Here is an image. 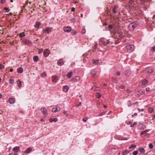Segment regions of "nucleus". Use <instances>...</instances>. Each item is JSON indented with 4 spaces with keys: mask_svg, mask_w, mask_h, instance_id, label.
Masks as SVG:
<instances>
[{
    "mask_svg": "<svg viewBox=\"0 0 155 155\" xmlns=\"http://www.w3.org/2000/svg\"><path fill=\"white\" fill-rule=\"evenodd\" d=\"M138 24L135 23H132L128 25V28L129 30L133 31L137 26Z\"/></svg>",
    "mask_w": 155,
    "mask_h": 155,
    "instance_id": "obj_1",
    "label": "nucleus"
},
{
    "mask_svg": "<svg viewBox=\"0 0 155 155\" xmlns=\"http://www.w3.org/2000/svg\"><path fill=\"white\" fill-rule=\"evenodd\" d=\"M41 110L43 113L45 117H46L48 114L47 113V110L46 109L45 107H43L41 108Z\"/></svg>",
    "mask_w": 155,
    "mask_h": 155,
    "instance_id": "obj_2",
    "label": "nucleus"
},
{
    "mask_svg": "<svg viewBox=\"0 0 155 155\" xmlns=\"http://www.w3.org/2000/svg\"><path fill=\"white\" fill-rule=\"evenodd\" d=\"M50 53L49 50L48 49H47L45 50L43 52V54L44 56L45 57H47L49 54Z\"/></svg>",
    "mask_w": 155,
    "mask_h": 155,
    "instance_id": "obj_3",
    "label": "nucleus"
},
{
    "mask_svg": "<svg viewBox=\"0 0 155 155\" xmlns=\"http://www.w3.org/2000/svg\"><path fill=\"white\" fill-rule=\"evenodd\" d=\"M23 42L26 45H30L32 44V42L28 40L24 39L23 40Z\"/></svg>",
    "mask_w": 155,
    "mask_h": 155,
    "instance_id": "obj_4",
    "label": "nucleus"
},
{
    "mask_svg": "<svg viewBox=\"0 0 155 155\" xmlns=\"http://www.w3.org/2000/svg\"><path fill=\"white\" fill-rule=\"evenodd\" d=\"M71 28L70 26L65 27L63 28L64 31L65 32H69L71 31Z\"/></svg>",
    "mask_w": 155,
    "mask_h": 155,
    "instance_id": "obj_5",
    "label": "nucleus"
},
{
    "mask_svg": "<svg viewBox=\"0 0 155 155\" xmlns=\"http://www.w3.org/2000/svg\"><path fill=\"white\" fill-rule=\"evenodd\" d=\"M80 79V77L79 76H77L72 79V81L73 82H75L79 81Z\"/></svg>",
    "mask_w": 155,
    "mask_h": 155,
    "instance_id": "obj_6",
    "label": "nucleus"
},
{
    "mask_svg": "<svg viewBox=\"0 0 155 155\" xmlns=\"http://www.w3.org/2000/svg\"><path fill=\"white\" fill-rule=\"evenodd\" d=\"M19 147H14L12 149V150L15 153H18L20 151L19 149Z\"/></svg>",
    "mask_w": 155,
    "mask_h": 155,
    "instance_id": "obj_7",
    "label": "nucleus"
},
{
    "mask_svg": "<svg viewBox=\"0 0 155 155\" xmlns=\"http://www.w3.org/2000/svg\"><path fill=\"white\" fill-rule=\"evenodd\" d=\"M51 30L50 28H47L43 30L44 33H49L51 31Z\"/></svg>",
    "mask_w": 155,
    "mask_h": 155,
    "instance_id": "obj_8",
    "label": "nucleus"
},
{
    "mask_svg": "<svg viewBox=\"0 0 155 155\" xmlns=\"http://www.w3.org/2000/svg\"><path fill=\"white\" fill-rule=\"evenodd\" d=\"M126 48L127 49L130 50L131 51H133L134 50V46L132 45H129L127 46Z\"/></svg>",
    "mask_w": 155,
    "mask_h": 155,
    "instance_id": "obj_9",
    "label": "nucleus"
},
{
    "mask_svg": "<svg viewBox=\"0 0 155 155\" xmlns=\"http://www.w3.org/2000/svg\"><path fill=\"white\" fill-rule=\"evenodd\" d=\"M58 80V77L56 76H54L52 77V81L54 82H56Z\"/></svg>",
    "mask_w": 155,
    "mask_h": 155,
    "instance_id": "obj_10",
    "label": "nucleus"
},
{
    "mask_svg": "<svg viewBox=\"0 0 155 155\" xmlns=\"http://www.w3.org/2000/svg\"><path fill=\"white\" fill-rule=\"evenodd\" d=\"M64 61L62 59H60L58 62V64L59 65H62L64 64Z\"/></svg>",
    "mask_w": 155,
    "mask_h": 155,
    "instance_id": "obj_11",
    "label": "nucleus"
},
{
    "mask_svg": "<svg viewBox=\"0 0 155 155\" xmlns=\"http://www.w3.org/2000/svg\"><path fill=\"white\" fill-rule=\"evenodd\" d=\"M138 150L141 153H144L145 152L144 149L142 147H139Z\"/></svg>",
    "mask_w": 155,
    "mask_h": 155,
    "instance_id": "obj_12",
    "label": "nucleus"
},
{
    "mask_svg": "<svg viewBox=\"0 0 155 155\" xmlns=\"http://www.w3.org/2000/svg\"><path fill=\"white\" fill-rule=\"evenodd\" d=\"M69 87L67 86H64L63 88V90L64 91V92H67L68 91V90H69Z\"/></svg>",
    "mask_w": 155,
    "mask_h": 155,
    "instance_id": "obj_13",
    "label": "nucleus"
},
{
    "mask_svg": "<svg viewBox=\"0 0 155 155\" xmlns=\"http://www.w3.org/2000/svg\"><path fill=\"white\" fill-rule=\"evenodd\" d=\"M8 101L11 104H13L15 102V100L14 98H10L9 99Z\"/></svg>",
    "mask_w": 155,
    "mask_h": 155,
    "instance_id": "obj_14",
    "label": "nucleus"
},
{
    "mask_svg": "<svg viewBox=\"0 0 155 155\" xmlns=\"http://www.w3.org/2000/svg\"><path fill=\"white\" fill-rule=\"evenodd\" d=\"M72 71H70L67 74V77L68 78H71V76L72 74Z\"/></svg>",
    "mask_w": 155,
    "mask_h": 155,
    "instance_id": "obj_15",
    "label": "nucleus"
},
{
    "mask_svg": "<svg viewBox=\"0 0 155 155\" xmlns=\"http://www.w3.org/2000/svg\"><path fill=\"white\" fill-rule=\"evenodd\" d=\"M17 71L19 73H21L23 71V70L22 68L19 67L17 69Z\"/></svg>",
    "mask_w": 155,
    "mask_h": 155,
    "instance_id": "obj_16",
    "label": "nucleus"
},
{
    "mask_svg": "<svg viewBox=\"0 0 155 155\" xmlns=\"http://www.w3.org/2000/svg\"><path fill=\"white\" fill-rule=\"evenodd\" d=\"M32 150V148L31 147H29L27 150L25 151V153H29Z\"/></svg>",
    "mask_w": 155,
    "mask_h": 155,
    "instance_id": "obj_17",
    "label": "nucleus"
},
{
    "mask_svg": "<svg viewBox=\"0 0 155 155\" xmlns=\"http://www.w3.org/2000/svg\"><path fill=\"white\" fill-rule=\"evenodd\" d=\"M136 147V145L133 144H131L129 147V149H134Z\"/></svg>",
    "mask_w": 155,
    "mask_h": 155,
    "instance_id": "obj_18",
    "label": "nucleus"
},
{
    "mask_svg": "<svg viewBox=\"0 0 155 155\" xmlns=\"http://www.w3.org/2000/svg\"><path fill=\"white\" fill-rule=\"evenodd\" d=\"M113 28V25H110L107 28V30L110 31Z\"/></svg>",
    "mask_w": 155,
    "mask_h": 155,
    "instance_id": "obj_19",
    "label": "nucleus"
},
{
    "mask_svg": "<svg viewBox=\"0 0 155 155\" xmlns=\"http://www.w3.org/2000/svg\"><path fill=\"white\" fill-rule=\"evenodd\" d=\"M99 61V60H94L93 61V64H101L100 63H99V62H98Z\"/></svg>",
    "mask_w": 155,
    "mask_h": 155,
    "instance_id": "obj_20",
    "label": "nucleus"
},
{
    "mask_svg": "<svg viewBox=\"0 0 155 155\" xmlns=\"http://www.w3.org/2000/svg\"><path fill=\"white\" fill-rule=\"evenodd\" d=\"M40 22L38 21L36 22L35 23V25H34L35 27L37 28H38L40 25Z\"/></svg>",
    "mask_w": 155,
    "mask_h": 155,
    "instance_id": "obj_21",
    "label": "nucleus"
},
{
    "mask_svg": "<svg viewBox=\"0 0 155 155\" xmlns=\"http://www.w3.org/2000/svg\"><path fill=\"white\" fill-rule=\"evenodd\" d=\"M130 151L127 150H125L124 152H122V154L123 155H124L125 154H127V153H129L130 152Z\"/></svg>",
    "mask_w": 155,
    "mask_h": 155,
    "instance_id": "obj_22",
    "label": "nucleus"
},
{
    "mask_svg": "<svg viewBox=\"0 0 155 155\" xmlns=\"http://www.w3.org/2000/svg\"><path fill=\"white\" fill-rule=\"evenodd\" d=\"M57 120V118H54L53 119L50 118V121L51 122H52L53 121L56 122Z\"/></svg>",
    "mask_w": 155,
    "mask_h": 155,
    "instance_id": "obj_23",
    "label": "nucleus"
},
{
    "mask_svg": "<svg viewBox=\"0 0 155 155\" xmlns=\"http://www.w3.org/2000/svg\"><path fill=\"white\" fill-rule=\"evenodd\" d=\"M38 56H35L33 58V60L34 61L36 62L38 61Z\"/></svg>",
    "mask_w": 155,
    "mask_h": 155,
    "instance_id": "obj_24",
    "label": "nucleus"
},
{
    "mask_svg": "<svg viewBox=\"0 0 155 155\" xmlns=\"http://www.w3.org/2000/svg\"><path fill=\"white\" fill-rule=\"evenodd\" d=\"M19 36L20 38H22L25 36V33L24 32H22L18 35Z\"/></svg>",
    "mask_w": 155,
    "mask_h": 155,
    "instance_id": "obj_25",
    "label": "nucleus"
},
{
    "mask_svg": "<svg viewBox=\"0 0 155 155\" xmlns=\"http://www.w3.org/2000/svg\"><path fill=\"white\" fill-rule=\"evenodd\" d=\"M96 97L98 98H99L101 96V94L100 93L97 92H96Z\"/></svg>",
    "mask_w": 155,
    "mask_h": 155,
    "instance_id": "obj_26",
    "label": "nucleus"
},
{
    "mask_svg": "<svg viewBox=\"0 0 155 155\" xmlns=\"http://www.w3.org/2000/svg\"><path fill=\"white\" fill-rule=\"evenodd\" d=\"M109 43H110V41L109 40H107L106 41H104L103 42V44L105 45H107V44H108Z\"/></svg>",
    "mask_w": 155,
    "mask_h": 155,
    "instance_id": "obj_27",
    "label": "nucleus"
},
{
    "mask_svg": "<svg viewBox=\"0 0 155 155\" xmlns=\"http://www.w3.org/2000/svg\"><path fill=\"white\" fill-rule=\"evenodd\" d=\"M154 110V109L152 108H149L148 109V112L150 113H152Z\"/></svg>",
    "mask_w": 155,
    "mask_h": 155,
    "instance_id": "obj_28",
    "label": "nucleus"
},
{
    "mask_svg": "<svg viewBox=\"0 0 155 155\" xmlns=\"http://www.w3.org/2000/svg\"><path fill=\"white\" fill-rule=\"evenodd\" d=\"M147 81L146 80H143L142 81V85H145L147 83Z\"/></svg>",
    "mask_w": 155,
    "mask_h": 155,
    "instance_id": "obj_29",
    "label": "nucleus"
},
{
    "mask_svg": "<svg viewBox=\"0 0 155 155\" xmlns=\"http://www.w3.org/2000/svg\"><path fill=\"white\" fill-rule=\"evenodd\" d=\"M42 77L45 78L46 77V74L45 72H43L41 75Z\"/></svg>",
    "mask_w": 155,
    "mask_h": 155,
    "instance_id": "obj_30",
    "label": "nucleus"
},
{
    "mask_svg": "<svg viewBox=\"0 0 155 155\" xmlns=\"http://www.w3.org/2000/svg\"><path fill=\"white\" fill-rule=\"evenodd\" d=\"M17 84L18 86L19 87H20L21 86V82L19 80L18 81H17Z\"/></svg>",
    "mask_w": 155,
    "mask_h": 155,
    "instance_id": "obj_31",
    "label": "nucleus"
},
{
    "mask_svg": "<svg viewBox=\"0 0 155 155\" xmlns=\"http://www.w3.org/2000/svg\"><path fill=\"white\" fill-rule=\"evenodd\" d=\"M148 131V130H145L144 131L142 132L140 134V135H143L145 134Z\"/></svg>",
    "mask_w": 155,
    "mask_h": 155,
    "instance_id": "obj_32",
    "label": "nucleus"
},
{
    "mask_svg": "<svg viewBox=\"0 0 155 155\" xmlns=\"http://www.w3.org/2000/svg\"><path fill=\"white\" fill-rule=\"evenodd\" d=\"M153 70L152 68H150L147 71V72L150 73H151L153 72Z\"/></svg>",
    "mask_w": 155,
    "mask_h": 155,
    "instance_id": "obj_33",
    "label": "nucleus"
},
{
    "mask_svg": "<svg viewBox=\"0 0 155 155\" xmlns=\"http://www.w3.org/2000/svg\"><path fill=\"white\" fill-rule=\"evenodd\" d=\"M138 92H139V93H140L141 94H143L144 93V90H140L139 91H138Z\"/></svg>",
    "mask_w": 155,
    "mask_h": 155,
    "instance_id": "obj_34",
    "label": "nucleus"
},
{
    "mask_svg": "<svg viewBox=\"0 0 155 155\" xmlns=\"http://www.w3.org/2000/svg\"><path fill=\"white\" fill-rule=\"evenodd\" d=\"M149 147L151 149H152L153 148V144L152 143H150L149 145Z\"/></svg>",
    "mask_w": 155,
    "mask_h": 155,
    "instance_id": "obj_35",
    "label": "nucleus"
},
{
    "mask_svg": "<svg viewBox=\"0 0 155 155\" xmlns=\"http://www.w3.org/2000/svg\"><path fill=\"white\" fill-rule=\"evenodd\" d=\"M138 153V151H135L133 152V154L134 155H137Z\"/></svg>",
    "mask_w": 155,
    "mask_h": 155,
    "instance_id": "obj_36",
    "label": "nucleus"
},
{
    "mask_svg": "<svg viewBox=\"0 0 155 155\" xmlns=\"http://www.w3.org/2000/svg\"><path fill=\"white\" fill-rule=\"evenodd\" d=\"M76 32L75 31H72L71 32V34H72V35H75V34H76Z\"/></svg>",
    "mask_w": 155,
    "mask_h": 155,
    "instance_id": "obj_37",
    "label": "nucleus"
},
{
    "mask_svg": "<svg viewBox=\"0 0 155 155\" xmlns=\"http://www.w3.org/2000/svg\"><path fill=\"white\" fill-rule=\"evenodd\" d=\"M4 9L7 12H8L10 11V9L8 8H5Z\"/></svg>",
    "mask_w": 155,
    "mask_h": 155,
    "instance_id": "obj_38",
    "label": "nucleus"
},
{
    "mask_svg": "<svg viewBox=\"0 0 155 155\" xmlns=\"http://www.w3.org/2000/svg\"><path fill=\"white\" fill-rule=\"evenodd\" d=\"M86 31L84 29H82L81 33L82 34H84L85 33Z\"/></svg>",
    "mask_w": 155,
    "mask_h": 155,
    "instance_id": "obj_39",
    "label": "nucleus"
},
{
    "mask_svg": "<svg viewBox=\"0 0 155 155\" xmlns=\"http://www.w3.org/2000/svg\"><path fill=\"white\" fill-rule=\"evenodd\" d=\"M52 111L53 112H57V109L55 108H54L52 109Z\"/></svg>",
    "mask_w": 155,
    "mask_h": 155,
    "instance_id": "obj_40",
    "label": "nucleus"
},
{
    "mask_svg": "<svg viewBox=\"0 0 155 155\" xmlns=\"http://www.w3.org/2000/svg\"><path fill=\"white\" fill-rule=\"evenodd\" d=\"M125 86L124 85H120V86L119 87L122 89H123L125 88Z\"/></svg>",
    "mask_w": 155,
    "mask_h": 155,
    "instance_id": "obj_41",
    "label": "nucleus"
},
{
    "mask_svg": "<svg viewBox=\"0 0 155 155\" xmlns=\"http://www.w3.org/2000/svg\"><path fill=\"white\" fill-rule=\"evenodd\" d=\"M117 10L114 9V8H113L112 9V12H113V13H116L117 12Z\"/></svg>",
    "mask_w": 155,
    "mask_h": 155,
    "instance_id": "obj_42",
    "label": "nucleus"
},
{
    "mask_svg": "<svg viewBox=\"0 0 155 155\" xmlns=\"http://www.w3.org/2000/svg\"><path fill=\"white\" fill-rule=\"evenodd\" d=\"M83 121L85 122L87 120V117H84L83 118Z\"/></svg>",
    "mask_w": 155,
    "mask_h": 155,
    "instance_id": "obj_43",
    "label": "nucleus"
},
{
    "mask_svg": "<svg viewBox=\"0 0 155 155\" xmlns=\"http://www.w3.org/2000/svg\"><path fill=\"white\" fill-rule=\"evenodd\" d=\"M14 82V80L13 79H10L9 82L10 84H12Z\"/></svg>",
    "mask_w": 155,
    "mask_h": 155,
    "instance_id": "obj_44",
    "label": "nucleus"
},
{
    "mask_svg": "<svg viewBox=\"0 0 155 155\" xmlns=\"http://www.w3.org/2000/svg\"><path fill=\"white\" fill-rule=\"evenodd\" d=\"M124 34H125L124 33L121 32V33L120 34V35L121 36V37H122L124 36Z\"/></svg>",
    "mask_w": 155,
    "mask_h": 155,
    "instance_id": "obj_45",
    "label": "nucleus"
},
{
    "mask_svg": "<svg viewBox=\"0 0 155 155\" xmlns=\"http://www.w3.org/2000/svg\"><path fill=\"white\" fill-rule=\"evenodd\" d=\"M56 109H57V111H59L60 110V108L58 107V106H57L56 107H55Z\"/></svg>",
    "mask_w": 155,
    "mask_h": 155,
    "instance_id": "obj_46",
    "label": "nucleus"
},
{
    "mask_svg": "<svg viewBox=\"0 0 155 155\" xmlns=\"http://www.w3.org/2000/svg\"><path fill=\"white\" fill-rule=\"evenodd\" d=\"M43 51V49H40L38 50V53L39 54H40Z\"/></svg>",
    "mask_w": 155,
    "mask_h": 155,
    "instance_id": "obj_47",
    "label": "nucleus"
},
{
    "mask_svg": "<svg viewBox=\"0 0 155 155\" xmlns=\"http://www.w3.org/2000/svg\"><path fill=\"white\" fill-rule=\"evenodd\" d=\"M4 68V66L3 64H0V69H3Z\"/></svg>",
    "mask_w": 155,
    "mask_h": 155,
    "instance_id": "obj_48",
    "label": "nucleus"
},
{
    "mask_svg": "<svg viewBox=\"0 0 155 155\" xmlns=\"http://www.w3.org/2000/svg\"><path fill=\"white\" fill-rule=\"evenodd\" d=\"M146 128V126L145 125H143L141 128H140V129H144Z\"/></svg>",
    "mask_w": 155,
    "mask_h": 155,
    "instance_id": "obj_49",
    "label": "nucleus"
},
{
    "mask_svg": "<svg viewBox=\"0 0 155 155\" xmlns=\"http://www.w3.org/2000/svg\"><path fill=\"white\" fill-rule=\"evenodd\" d=\"M118 7L116 5L114 6V8L116 10H117L118 11V10L117 9Z\"/></svg>",
    "mask_w": 155,
    "mask_h": 155,
    "instance_id": "obj_50",
    "label": "nucleus"
},
{
    "mask_svg": "<svg viewBox=\"0 0 155 155\" xmlns=\"http://www.w3.org/2000/svg\"><path fill=\"white\" fill-rule=\"evenodd\" d=\"M137 110L139 111H143V110H144V109H140V108H138L137 109Z\"/></svg>",
    "mask_w": 155,
    "mask_h": 155,
    "instance_id": "obj_51",
    "label": "nucleus"
},
{
    "mask_svg": "<svg viewBox=\"0 0 155 155\" xmlns=\"http://www.w3.org/2000/svg\"><path fill=\"white\" fill-rule=\"evenodd\" d=\"M5 2V0H1V3L2 4H4Z\"/></svg>",
    "mask_w": 155,
    "mask_h": 155,
    "instance_id": "obj_52",
    "label": "nucleus"
},
{
    "mask_svg": "<svg viewBox=\"0 0 155 155\" xmlns=\"http://www.w3.org/2000/svg\"><path fill=\"white\" fill-rule=\"evenodd\" d=\"M116 75H117V76H119L120 75V72H117V74H116Z\"/></svg>",
    "mask_w": 155,
    "mask_h": 155,
    "instance_id": "obj_53",
    "label": "nucleus"
},
{
    "mask_svg": "<svg viewBox=\"0 0 155 155\" xmlns=\"http://www.w3.org/2000/svg\"><path fill=\"white\" fill-rule=\"evenodd\" d=\"M152 50L153 51H155V46L152 47Z\"/></svg>",
    "mask_w": 155,
    "mask_h": 155,
    "instance_id": "obj_54",
    "label": "nucleus"
},
{
    "mask_svg": "<svg viewBox=\"0 0 155 155\" xmlns=\"http://www.w3.org/2000/svg\"><path fill=\"white\" fill-rule=\"evenodd\" d=\"M129 71H125V75H128V73Z\"/></svg>",
    "mask_w": 155,
    "mask_h": 155,
    "instance_id": "obj_55",
    "label": "nucleus"
},
{
    "mask_svg": "<svg viewBox=\"0 0 155 155\" xmlns=\"http://www.w3.org/2000/svg\"><path fill=\"white\" fill-rule=\"evenodd\" d=\"M92 75L93 76H94L96 75V73L95 72H93L91 73Z\"/></svg>",
    "mask_w": 155,
    "mask_h": 155,
    "instance_id": "obj_56",
    "label": "nucleus"
},
{
    "mask_svg": "<svg viewBox=\"0 0 155 155\" xmlns=\"http://www.w3.org/2000/svg\"><path fill=\"white\" fill-rule=\"evenodd\" d=\"M75 8L74 7H73L71 8V11L72 12H74L75 11Z\"/></svg>",
    "mask_w": 155,
    "mask_h": 155,
    "instance_id": "obj_57",
    "label": "nucleus"
},
{
    "mask_svg": "<svg viewBox=\"0 0 155 155\" xmlns=\"http://www.w3.org/2000/svg\"><path fill=\"white\" fill-rule=\"evenodd\" d=\"M81 102H79L78 104V105L77 106V107L80 106L81 105Z\"/></svg>",
    "mask_w": 155,
    "mask_h": 155,
    "instance_id": "obj_58",
    "label": "nucleus"
},
{
    "mask_svg": "<svg viewBox=\"0 0 155 155\" xmlns=\"http://www.w3.org/2000/svg\"><path fill=\"white\" fill-rule=\"evenodd\" d=\"M127 93H130L131 91L129 89H127Z\"/></svg>",
    "mask_w": 155,
    "mask_h": 155,
    "instance_id": "obj_59",
    "label": "nucleus"
},
{
    "mask_svg": "<svg viewBox=\"0 0 155 155\" xmlns=\"http://www.w3.org/2000/svg\"><path fill=\"white\" fill-rule=\"evenodd\" d=\"M150 90V88L149 87H147L146 88V91H148Z\"/></svg>",
    "mask_w": 155,
    "mask_h": 155,
    "instance_id": "obj_60",
    "label": "nucleus"
},
{
    "mask_svg": "<svg viewBox=\"0 0 155 155\" xmlns=\"http://www.w3.org/2000/svg\"><path fill=\"white\" fill-rule=\"evenodd\" d=\"M141 94H140V93H139V94H137V96L138 97H139L140 96Z\"/></svg>",
    "mask_w": 155,
    "mask_h": 155,
    "instance_id": "obj_61",
    "label": "nucleus"
},
{
    "mask_svg": "<svg viewBox=\"0 0 155 155\" xmlns=\"http://www.w3.org/2000/svg\"><path fill=\"white\" fill-rule=\"evenodd\" d=\"M113 81L114 82H115V81H116V79L115 78H113Z\"/></svg>",
    "mask_w": 155,
    "mask_h": 155,
    "instance_id": "obj_62",
    "label": "nucleus"
},
{
    "mask_svg": "<svg viewBox=\"0 0 155 155\" xmlns=\"http://www.w3.org/2000/svg\"><path fill=\"white\" fill-rule=\"evenodd\" d=\"M137 124V123L136 122H134V123L133 124H134V125H135Z\"/></svg>",
    "mask_w": 155,
    "mask_h": 155,
    "instance_id": "obj_63",
    "label": "nucleus"
},
{
    "mask_svg": "<svg viewBox=\"0 0 155 155\" xmlns=\"http://www.w3.org/2000/svg\"><path fill=\"white\" fill-rule=\"evenodd\" d=\"M107 107V106L106 105H104V106H103V107L104 108H106Z\"/></svg>",
    "mask_w": 155,
    "mask_h": 155,
    "instance_id": "obj_64",
    "label": "nucleus"
}]
</instances>
